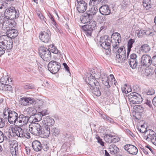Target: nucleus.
<instances>
[{
	"label": "nucleus",
	"mask_w": 156,
	"mask_h": 156,
	"mask_svg": "<svg viewBox=\"0 0 156 156\" xmlns=\"http://www.w3.org/2000/svg\"><path fill=\"white\" fill-rule=\"evenodd\" d=\"M85 81L87 83V89L89 91H92L93 93L97 96L101 95L100 90V87L99 83L94 78V76L91 74H88L86 76Z\"/></svg>",
	"instance_id": "obj_1"
},
{
	"label": "nucleus",
	"mask_w": 156,
	"mask_h": 156,
	"mask_svg": "<svg viewBox=\"0 0 156 156\" xmlns=\"http://www.w3.org/2000/svg\"><path fill=\"white\" fill-rule=\"evenodd\" d=\"M96 26V22L91 18L87 24L83 26V30L85 35L87 37H90L93 30Z\"/></svg>",
	"instance_id": "obj_2"
},
{
	"label": "nucleus",
	"mask_w": 156,
	"mask_h": 156,
	"mask_svg": "<svg viewBox=\"0 0 156 156\" xmlns=\"http://www.w3.org/2000/svg\"><path fill=\"white\" fill-rule=\"evenodd\" d=\"M12 133H15L16 136L21 138L29 139L30 138V133L25 129H22L18 126L12 127L11 128Z\"/></svg>",
	"instance_id": "obj_3"
},
{
	"label": "nucleus",
	"mask_w": 156,
	"mask_h": 156,
	"mask_svg": "<svg viewBox=\"0 0 156 156\" xmlns=\"http://www.w3.org/2000/svg\"><path fill=\"white\" fill-rule=\"evenodd\" d=\"M9 39L8 38L3 37L0 38V46L7 51L11 50L13 47L12 39Z\"/></svg>",
	"instance_id": "obj_4"
},
{
	"label": "nucleus",
	"mask_w": 156,
	"mask_h": 156,
	"mask_svg": "<svg viewBox=\"0 0 156 156\" xmlns=\"http://www.w3.org/2000/svg\"><path fill=\"white\" fill-rule=\"evenodd\" d=\"M40 56L42 59L46 61H49L51 58V55L50 51L43 46L40 47L39 49Z\"/></svg>",
	"instance_id": "obj_5"
},
{
	"label": "nucleus",
	"mask_w": 156,
	"mask_h": 156,
	"mask_svg": "<svg viewBox=\"0 0 156 156\" xmlns=\"http://www.w3.org/2000/svg\"><path fill=\"white\" fill-rule=\"evenodd\" d=\"M130 102L133 104H139L143 101L141 96L136 92H132L128 95Z\"/></svg>",
	"instance_id": "obj_6"
},
{
	"label": "nucleus",
	"mask_w": 156,
	"mask_h": 156,
	"mask_svg": "<svg viewBox=\"0 0 156 156\" xmlns=\"http://www.w3.org/2000/svg\"><path fill=\"white\" fill-rule=\"evenodd\" d=\"M30 132L36 136H40L41 127L37 123H33L30 125L29 128Z\"/></svg>",
	"instance_id": "obj_7"
},
{
	"label": "nucleus",
	"mask_w": 156,
	"mask_h": 156,
	"mask_svg": "<svg viewBox=\"0 0 156 156\" xmlns=\"http://www.w3.org/2000/svg\"><path fill=\"white\" fill-rule=\"evenodd\" d=\"M48 70L52 73L55 74L59 70L60 68V64L54 61H51L48 64Z\"/></svg>",
	"instance_id": "obj_8"
},
{
	"label": "nucleus",
	"mask_w": 156,
	"mask_h": 156,
	"mask_svg": "<svg viewBox=\"0 0 156 156\" xmlns=\"http://www.w3.org/2000/svg\"><path fill=\"white\" fill-rule=\"evenodd\" d=\"M151 56L147 54L143 55L141 58V65L144 66H150L151 64Z\"/></svg>",
	"instance_id": "obj_9"
},
{
	"label": "nucleus",
	"mask_w": 156,
	"mask_h": 156,
	"mask_svg": "<svg viewBox=\"0 0 156 156\" xmlns=\"http://www.w3.org/2000/svg\"><path fill=\"white\" fill-rule=\"evenodd\" d=\"M78 4L76 8L78 11L81 13L84 12L87 8V3L83 0H76Z\"/></svg>",
	"instance_id": "obj_10"
},
{
	"label": "nucleus",
	"mask_w": 156,
	"mask_h": 156,
	"mask_svg": "<svg viewBox=\"0 0 156 156\" xmlns=\"http://www.w3.org/2000/svg\"><path fill=\"white\" fill-rule=\"evenodd\" d=\"M31 117L29 118L28 116L20 114L19 116L17 122L19 123L20 126H23L27 125Z\"/></svg>",
	"instance_id": "obj_11"
},
{
	"label": "nucleus",
	"mask_w": 156,
	"mask_h": 156,
	"mask_svg": "<svg viewBox=\"0 0 156 156\" xmlns=\"http://www.w3.org/2000/svg\"><path fill=\"white\" fill-rule=\"evenodd\" d=\"M18 118V113L14 111H11L9 115L8 119L10 124H15L17 123Z\"/></svg>",
	"instance_id": "obj_12"
},
{
	"label": "nucleus",
	"mask_w": 156,
	"mask_h": 156,
	"mask_svg": "<svg viewBox=\"0 0 156 156\" xmlns=\"http://www.w3.org/2000/svg\"><path fill=\"white\" fill-rule=\"evenodd\" d=\"M14 7L11 6L6 9L3 15H2V17L4 20H11Z\"/></svg>",
	"instance_id": "obj_13"
},
{
	"label": "nucleus",
	"mask_w": 156,
	"mask_h": 156,
	"mask_svg": "<svg viewBox=\"0 0 156 156\" xmlns=\"http://www.w3.org/2000/svg\"><path fill=\"white\" fill-rule=\"evenodd\" d=\"M124 149L129 154H136L138 152V149L135 146L131 144H126L124 146Z\"/></svg>",
	"instance_id": "obj_14"
},
{
	"label": "nucleus",
	"mask_w": 156,
	"mask_h": 156,
	"mask_svg": "<svg viewBox=\"0 0 156 156\" xmlns=\"http://www.w3.org/2000/svg\"><path fill=\"white\" fill-rule=\"evenodd\" d=\"M10 152L12 156H17L18 144L16 140H13L10 144Z\"/></svg>",
	"instance_id": "obj_15"
},
{
	"label": "nucleus",
	"mask_w": 156,
	"mask_h": 156,
	"mask_svg": "<svg viewBox=\"0 0 156 156\" xmlns=\"http://www.w3.org/2000/svg\"><path fill=\"white\" fill-rule=\"evenodd\" d=\"M55 123L53 119L50 116H47L43 118L42 122L41 125L44 126H52Z\"/></svg>",
	"instance_id": "obj_16"
},
{
	"label": "nucleus",
	"mask_w": 156,
	"mask_h": 156,
	"mask_svg": "<svg viewBox=\"0 0 156 156\" xmlns=\"http://www.w3.org/2000/svg\"><path fill=\"white\" fill-rule=\"evenodd\" d=\"M121 41V37L119 33H118L117 37L111 41L112 46L114 51H115L119 47V43Z\"/></svg>",
	"instance_id": "obj_17"
},
{
	"label": "nucleus",
	"mask_w": 156,
	"mask_h": 156,
	"mask_svg": "<svg viewBox=\"0 0 156 156\" xmlns=\"http://www.w3.org/2000/svg\"><path fill=\"white\" fill-rule=\"evenodd\" d=\"M19 103L22 105L26 106L34 103V100L32 98L27 97L21 98L19 100Z\"/></svg>",
	"instance_id": "obj_18"
},
{
	"label": "nucleus",
	"mask_w": 156,
	"mask_h": 156,
	"mask_svg": "<svg viewBox=\"0 0 156 156\" xmlns=\"http://www.w3.org/2000/svg\"><path fill=\"white\" fill-rule=\"evenodd\" d=\"M7 35L4 36L5 38H8L9 39L15 38L18 35L17 30L16 29H11L7 31L6 33Z\"/></svg>",
	"instance_id": "obj_19"
},
{
	"label": "nucleus",
	"mask_w": 156,
	"mask_h": 156,
	"mask_svg": "<svg viewBox=\"0 0 156 156\" xmlns=\"http://www.w3.org/2000/svg\"><path fill=\"white\" fill-rule=\"evenodd\" d=\"M100 12L103 15H108L111 13V10L109 7L107 5L102 6L99 9Z\"/></svg>",
	"instance_id": "obj_20"
},
{
	"label": "nucleus",
	"mask_w": 156,
	"mask_h": 156,
	"mask_svg": "<svg viewBox=\"0 0 156 156\" xmlns=\"http://www.w3.org/2000/svg\"><path fill=\"white\" fill-rule=\"evenodd\" d=\"M39 37L42 42L45 43H48L50 39L49 34L45 31L41 32Z\"/></svg>",
	"instance_id": "obj_21"
},
{
	"label": "nucleus",
	"mask_w": 156,
	"mask_h": 156,
	"mask_svg": "<svg viewBox=\"0 0 156 156\" xmlns=\"http://www.w3.org/2000/svg\"><path fill=\"white\" fill-rule=\"evenodd\" d=\"M91 8H89L88 10L85 13L90 18H92L96 14L98 11V9L96 5H92Z\"/></svg>",
	"instance_id": "obj_22"
},
{
	"label": "nucleus",
	"mask_w": 156,
	"mask_h": 156,
	"mask_svg": "<svg viewBox=\"0 0 156 156\" xmlns=\"http://www.w3.org/2000/svg\"><path fill=\"white\" fill-rule=\"evenodd\" d=\"M42 126V129L41 128L40 136L43 137H48L50 133V128L48 126Z\"/></svg>",
	"instance_id": "obj_23"
},
{
	"label": "nucleus",
	"mask_w": 156,
	"mask_h": 156,
	"mask_svg": "<svg viewBox=\"0 0 156 156\" xmlns=\"http://www.w3.org/2000/svg\"><path fill=\"white\" fill-rule=\"evenodd\" d=\"M117 52L116 55V56L117 58L121 59L122 57L126 56V51L125 50V48L123 47H120L118 50L116 51Z\"/></svg>",
	"instance_id": "obj_24"
},
{
	"label": "nucleus",
	"mask_w": 156,
	"mask_h": 156,
	"mask_svg": "<svg viewBox=\"0 0 156 156\" xmlns=\"http://www.w3.org/2000/svg\"><path fill=\"white\" fill-rule=\"evenodd\" d=\"M32 146L34 150L37 152L41 151L42 148L41 143L37 140L34 141L32 142Z\"/></svg>",
	"instance_id": "obj_25"
},
{
	"label": "nucleus",
	"mask_w": 156,
	"mask_h": 156,
	"mask_svg": "<svg viewBox=\"0 0 156 156\" xmlns=\"http://www.w3.org/2000/svg\"><path fill=\"white\" fill-rule=\"evenodd\" d=\"M155 132L151 129L148 130L145 132L144 136V138L148 141H150V139L152 137H155Z\"/></svg>",
	"instance_id": "obj_26"
},
{
	"label": "nucleus",
	"mask_w": 156,
	"mask_h": 156,
	"mask_svg": "<svg viewBox=\"0 0 156 156\" xmlns=\"http://www.w3.org/2000/svg\"><path fill=\"white\" fill-rule=\"evenodd\" d=\"M102 83L106 86L107 87V88L110 87L111 83V81L109 82L108 78L107 75L104 74L102 75Z\"/></svg>",
	"instance_id": "obj_27"
},
{
	"label": "nucleus",
	"mask_w": 156,
	"mask_h": 156,
	"mask_svg": "<svg viewBox=\"0 0 156 156\" xmlns=\"http://www.w3.org/2000/svg\"><path fill=\"white\" fill-rule=\"evenodd\" d=\"M46 102L45 101L37 100L36 101L35 106L41 109L46 107L47 105Z\"/></svg>",
	"instance_id": "obj_28"
},
{
	"label": "nucleus",
	"mask_w": 156,
	"mask_h": 156,
	"mask_svg": "<svg viewBox=\"0 0 156 156\" xmlns=\"http://www.w3.org/2000/svg\"><path fill=\"white\" fill-rule=\"evenodd\" d=\"M42 115L39 112L37 114H34L33 117H31V119H33L32 120V123H35L36 122H39L41 120Z\"/></svg>",
	"instance_id": "obj_29"
},
{
	"label": "nucleus",
	"mask_w": 156,
	"mask_h": 156,
	"mask_svg": "<svg viewBox=\"0 0 156 156\" xmlns=\"http://www.w3.org/2000/svg\"><path fill=\"white\" fill-rule=\"evenodd\" d=\"M9 20H0V23H2V28L3 30H5L6 31H8L9 26Z\"/></svg>",
	"instance_id": "obj_30"
},
{
	"label": "nucleus",
	"mask_w": 156,
	"mask_h": 156,
	"mask_svg": "<svg viewBox=\"0 0 156 156\" xmlns=\"http://www.w3.org/2000/svg\"><path fill=\"white\" fill-rule=\"evenodd\" d=\"M109 149L112 154H114L119 151V149L115 145L112 144L110 146Z\"/></svg>",
	"instance_id": "obj_31"
},
{
	"label": "nucleus",
	"mask_w": 156,
	"mask_h": 156,
	"mask_svg": "<svg viewBox=\"0 0 156 156\" xmlns=\"http://www.w3.org/2000/svg\"><path fill=\"white\" fill-rule=\"evenodd\" d=\"M111 41L108 37L103 44H101V46L104 48L106 49H108L110 48Z\"/></svg>",
	"instance_id": "obj_32"
},
{
	"label": "nucleus",
	"mask_w": 156,
	"mask_h": 156,
	"mask_svg": "<svg viewBox=\"0 0 156 156\" xmlns=\"http://www.w3.org/2000/svg\"><path fill=\"white\" fill-rule=\"evenodd\" d=\"M108 37V36L107 35H105L102 36L98 35L97 36V40L98 43H99V44L101 45V44H103L104 43Z\"/></svg>",
	"instance_id": "obj_33"
},
{
	"label": "nucleus",
	"mask_w": 156,
	"mask_h": 156,
	"mask_svg": "<svg viewBox=\"0 0 156 156\" xmlns=\"http://www.w3.org/2000/svg\"><path fill=\"white\" fill-rule=\"evenodd\" d=\"M143 5L144 9L146 10L149 9L151 7V0H143Z\"/></svg>",
	"instance_id": "obj_34"
},
{
	"label": "nucleus",
	"mask_w": 156,
	"mask_h": 156,
	"mask_svg": "<svg viewBox=\"0 0 156 156\" xmlns=\"http://www.w3.org/2000/svg\"><path fill=\"white\" fill-rule=\"evenodd\" d=\"M140 49L142 52L147 53L150 51L151 48L147 44H144L140 47Z\"/></svg>",
	"instance_id": "obj_35"
},
{
	"label": "nucleus",
	"mask_w": 156,
	"mask_h": 156,
	"mask_svg": "<svg viewBox=\"0 0 156 156\" xmlns=\"http://www.w3.org/2000/svg\"><path fill=\"white\" fill-rule=\"evenodd\" d=\"M135 42V40L133 39H130L128 41L127 43V56H128L129 53L131 51V49L133 47V44Z\"/></svg>",
	"instance_id": "obj_36"
},
{
	"label": "nucleus",
	"mask_w": 156,
	"mask_h": 156,
	"mask_svg": "<svg viewBox=\"0 0 156 156\" xmlns=\"http://www.w3.org/2000/svg\"><path fill=\"white\" fill-rule=\"evenodd\" d=\"M91 19L85 13L84 16L80 18V20L82 23L84 24L87 23V24L89 21Z\"/></svg>",
	"instance_id": "obj_37"
},
{
	"label": "nucleus",
	"mask_w": 156,
	"mask_h": 156,
	"mask_svg": "<svg viewBox=\"0 0 156 156\" xmlns=\"http://www.w3.org/2000/svg\"><path fill=\"white\" fill-rule=\"evenodd\" d=\"M20 13L19 11L16 10L14 7L12 16H11V20L17 18L19 16Z\"/></svg>",
	"instance_id": "obj_38"
},
{
	"label": "nucleus",
	"mask_w": 156,
	"mask_h": 156,
	"mask_svg": "<svg viewBox=\"0 0 156 156\" xmlns=\"http://www.w3.org/2000/svg\"><path fill=\"white\" fill-rule=\"evenodd\" d=\"M155 91L152 88H147L145 90L144 92V95H152L154 94Z\"/></svg>",
	"instance_id": "obj_39"
},
{
	"label": "nucleus",
	"mask_w": 156,
	"mask_h": 156,
	"mask_svg": "<svg viewBox=\"0 0 156 156\" xmlns=\"http://www.w3.org/2000/svg\"><path fill=\"white\" fill-rule=\"evenodd\" d=\"M11 112L9 108H5L3 111V117L5 119H7L9 117V115Z\"/></svg>",
	"instance_id": "obj_40"
},
{
	"label": "nucleus",
	"mask_w": 156,
	"mask_h": 156,
	"mask_svg": "<svg viewBox=\"0 0 156 156\" xmlns=\"http://www.w3.org/2000/svg\"><path fill=\"white\" fill-rule=\"evenodd\" d=\"M51 132L53 135L57 136V135L59 134L60 131L58 128L55 127H53L52 128Z\"/></svg>",
	"instance_id": "obj_41"
},
{
	"label": "nucleus",
	"mask_w": 156,
	"mask_h": 156,
	"mask_svg": "<svg viewBox=\"0 0 156 156\" xmlns=\"http://www.w3.org/2000/svg\"><path fill=\"white\" fill-rule=\"evenodd\" d=\"M26 111L30 115H34L36 112V110L34 107H30L26 109Z\"/></svg>",
	"instance_id": "obj_42"
},
{
	"label": "nucleus",
	"mask_w": 156,
	"mask_h": 156,
	"mask_svg": "<svg viewBox=\"0 0 156 156\" xmlns=\"http://www.w3.org/2000/svg\"><path fill=\"white\" fill-rule=\"evenodd\" d=\"M112 135L110 134H106L104 137V139L106 142L111 143Z\"/></svg>",
	"instance_id": "obj_43"
},
{
	"label": "nucleus",
	"mask_w": 156,
	"mask_h": 156,
	"mask_svg": "<svg viewBox=\"0 0 156 156\" xmlns=\"http://www.w3.org/2000/svg\"><path fill=\"white\" fill-rule=\"evenodd\" d=\"M101 117L105 120L111 123H112L114 122V121L113 119L110 118L109 116L105 115V114H102Z\"/></svg>",
	"instance_id": "obj_44"
},
{
	"label": "nucleus",
	"mask_w": 156,
	"mask_h": 156,
	"mask_svg": "<svg viewBox=\"0 0 156 156\" xmlns=\"http://www.w3.org/2000/svg\"><path fill=\"white\" fill-rule=\"evenodd\" d=\"M145 33L144 30H138L136 31L135 34H137L138 37H141L143 35H144Z\"/></svg>",
	"instance_id": "obj_45"
},
{
	"label": "nucleus",
	"mask_w": 156,
	"mask_h": 156,
	"mask_svg": "<svg viewBox=\"0 0 156 156\" xmlns=\"http://www.w3.org/2000/svg\"><path fill=\"white\" fill-rule=\"evenodd\" d=\"M0 81L2 84L4 85L9 83V80L8 78L6 76L5 77L3 76L0 79Z\"/></svg>",
	"instance_id": "obj_46"
},
{
	"label": "nucleus",
	"mask_w": 156,
	"mask_h": 156,
	"mask_svg": "<svg viewBox=\"0 0 156 156\" xmlns=\"http://www.w3.org/2000/svg\"><path fill=\"white\" fill-rule=\"evenodd\" d=\"M9 83H8L4 85V90L5 91H11L12 90V86L9 85Z\"/></svg>",
	"instance_id": "obj_47"
},
{
	"label": "nucleus",
	"mask_w": 156,
	"mask_h": 156,
	"mask_svg": "<svg viewBox=\"0 0 156 156\" xmlns=\"http://www.w3.org/2000/svg\"><path fill=\"white\" fill-rule=\"evenodd\" d=\"M101 0H90L89 3L90 5H96L98 4Z\"/></svg>",
	"instance_id": "obj_48"
},
{
	"label": "nucleus",
	"mask_w": 156,
	"mask_h": 156,
	"mask_svg": "<svg viewBox=\"0 0 156 156\" xmlns=\"http://www.w3.org/2000/svg\"><path fill=\"white\" fill-rule=\"evenodd\" d=\"M128 62L130 67L133 69L136 68L137 66L138 65V62L137 61H135V62L132 61L131 62Z\"/></svg>",
	"instance_id": "obj_49"
},
{
	"label": "nucleus",
	"mask_w": 156,
	"mask_h": 156,
	"mask_svg": "<svg viewBox=\"0 0 156 156\" xmlns=\"http://www.w3.org/2000/svg\"><path fill=\"white\" fill-rule=\"evenodd\" d=\"M112 137L111 143H115L120 140V138L117 136L112 135Z\"/></svg>",
	"instance_id": "obj_50"
},
{
	"label": "nucleus",
	"mask_w": 156,
	"mask_h": 156,
	"mask_svg": "<svg viewBox=\"0 0 156 156\" xmlns=\"http://www.w3.org/2000/svg\"><path fill=\"white\" fill-rule=\"evenodd\" d=\"M40 112H39L40 114H41L42 116L48 115L49 114V112L48 111L47 109H42L40 110Z\"/></svg>",
	"instance_id": "obj_51"
},
{
	"label": "nucleus",
	"mask_w": 156,
	"mask_h": 156,
	"mask_svg": "<svg viewBox=\"0 0 156 156\" xmlns=\"http://www.w3.org/2000/svg\"><path fill=\"white\" fill-rule=\"evenodd\" d=\"M128 87L127 85L125 84L124 86L122 89V91L126 94L130 92L131 89H128Z\"/></svg>",
	"instance_id": "obj_52"
},
{
	"label": "nucleus",
	"mask_w": 156,
	"mask_h": 156,
	"mask_svg": "<svg viewBox=\"0 0 156 156\" xmlns=\"http://www.w3.org/2000/svg\"><path fill=\"white\" fill-rule=\"evenodd\" d=\"M145 127L144 125H142L140 126V128L138 127L137 129L140 133H143L145 132V133L147 130Z\"/></svg>",
	"instance_id": "obj_53"
},
{
	"label": "nucleus",
	"mask_w": 156,
	"mask_h": 156,
	"mask_svg": "<svg viewBox=\"0 0 156 156\" xmlns=\"http://www.w3.org/2000/svg\"><path fill=\"white\" fill-rule=\"evenodd\" d=\"M51 46V51L55 54H58V49L55 47L54 46V45L52 44Z\"/></svg>",
	"instance_id": "obj_54"
},
{
	"label": "nucleus",
	"mask_w": 156,
	"mask_h": 156,
	"mask_svg": "<svg viewBox=\"0 0 156 156\" xmlns=\"http://www.w3.org/2000/svg\"><path fill=\"white\" fill-rule=\"evenodd\" d=\"M5 126V121L2 118H0V128L3 127Z\"/></svg>",
	"instance_id": "obj_55"
},
{
	"label": "nucleus",
	"mask_w": 156,
	"mask_h": 156,
	"mask_svg": "<svg viewBox=\"0 0 156 156\" xmlns=\"http://www.w3.org/2000/svg\"><path fill=\"white\" fill-rule=\"evenodd\" d=\"M4 140V137L3 133L0 131V143L2 142Z\"/></svg>",
	"instance_id": "obj_56"
},
{
	"label": "nucleus",
	"mask_w": 156,
	"mask_h": 156,
	"mask_svg": "<svg viewBox=\"0 0 156 156\" xmlns=\"http://www.w3.org/2000/svg\"><path fill=\"white\" fill-rule=\"evenodd\" d=\"M8 8L7 6V4L6 3H3L2 4L1 6H0V9H5Z\"/></svg>",
	"instance_id": "obj_57"
},
{
	"label": "nucleus",
	"mask_w": 156,
	"mask_h": 156,
	"mask_svg": "<svg viewBox=\"0 0 156 156\" xmlns=\"http://www.w3.org/2000/svg\"><path fill=\"white\" fill-rule=\"evenodd\" d=\"M151 64L154 66H156V56L153 57L151 58Z\"/></svg>",
	"instance_id": "obj_58"
},
{
	"label": "nucleus",
	"mask_w": 156,
	"mask_h": 156,
	"mask_svg": "<svg viewBox=\"0 0 156 156\" xmlns=\"http://www.w3.org/2000/svg\"><path fill=\"white\" fill-rule=\"evenodd\" d=\"M150 69H145L144 74L147 76L151 74Z\"/></svg>",
	"instance_id": "obj_59"
},
{
	"label": "nucleus",
	"mask_w": 156,
	"mask_h": 156,
	"mask_svg": "<svg viewBox=\"0 0 156 156\" xmlns=\"http://www.w3.org/2000/svg\"><path fill=\"white\" fill-rule=\"evenodd\" d=\"M151 141L153 144L156 145V136L155 135V137H153L150 139V141Z\"/></svg>",
	"instance_id": "obj_60"
},
{
	"label": "nucleus",
	"mask_w": 156,
	"mask_h": 156,
	"mask_svg": "<svg viewBox=\"0 0 156 156\" xmlns=\"http://www.w3.org/2000/svg\"><path fill=\"white\" fill-rule=\"evenodd\" d=\"M63 65L64 67V68L66 69V70L68 72H69V67L65 63H63Z\"/></svg>",
	"instance_id": "obj_61"
},
{
	"label": "nucleus",
	"mask_w": 156,
	"mask_h": 156,
	"mask_svg": "<svg viewBox=\"0 0 156 156\" xmlns=\"http://www.w3.org/2000/svg\"><path fill=\"white\" fill-rule=\"evenodd\" d=\"M5 52V50L0 46V56L3 55Z\"/></svg>",
	"instance_id": "obj_62"
},
{
	"label": "nucleus",
	"mask_w": 156,
	"mask_h": 156,
	"mask_svg": "<svg viewBox=\"0 0 156 156\" xmlns=\"http://www.w3.org/2000/svg\"><path fill=\"white\" fill-rule=\"evenodd\" d=\"M141 149L142 150V151H143V152L146 154H148V150H147V148H146L145 147V148H142L141 147Z\"/></svg>",
	"instance_id": "obj_63"
},
{
	"label": "nucleus",
	"mask_w": 156,
	"mask_h": 156,
	"mask_svg": "<svg viewBox=\"0 0 156 156\" xmlns=\"http://www.w3.org/2000/svg\"><path fill=\"white\" fill-rule=\"evenodd\" d=\"M152 103L156 107V96L153 98Z\"/></svg>",
	"instance_id": "obj_64"
}]
</instances>
